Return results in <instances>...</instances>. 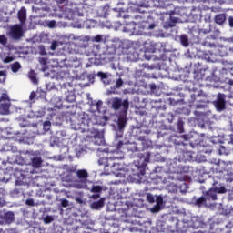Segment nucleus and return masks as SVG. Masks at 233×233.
Here are the masks:
<instances>
[{"label": "nucleus", "instance_id": "obj_1", "mask_svg": "<svg viewBox=\"0 0 233 233\" xmlns=\"http://www.w3.org/2000/svg\"><path fill=\"white\" fill-rule=\"evenodd\" d=\"M135 12L136 15L133 16L134 19H140V25L144 29L147 28V30H154L156 25L148 23V17H150V13H148V11L137 8Z\"/></svg>", "mask_w": 233, "mask_h": 233}, {"label": "nucleus", "instance_id": "obj_2", "mask_svg": "<svg viewBox=\"0 0 233 233\" xmlns=\"http://www.w3.org/2000/svg\"><path fill=\"white\" fill-rule=\"evenodd\" d=\"M111 106L113 110H119L122 106L124 114H127L128 108H130V102L128 99H121L119 97H114L111 100Z\"/></svg>", "mask_w": 233, "mask_h": 233}, {"label": "nucleus", "instance_id": "obj_3", "mask_svg": "<svg viewBox=\"0 0 233 233\" xmlns=\"http://www.w3.org/2000/svg\"><path fill=\"white\" fill-rule=\"evenodd\" d=\"M73 124L77 126L76 128L82 130V132H88L90 130L89 125H90V119H88V116L83 115L79 116L76 120L73 121Z\"/></svg>", "mask_w": 233, "mask_h": 233}, {"label": "nucleus", "instance_id": "obj_4", "mask_svg": "<svg viewBox=\"0 0 233 233\" xmlns=\"http://www.w3.org/2000/svg\"><path fill=\"white\" fill-rule=\"evenodd\" d=\"M0 114L3 116H8L10 114V98L8 95L3 94L0 97Z\"/></svg>", "mask_w": 233, "mask_h": 233}, {"label": "nucleus", "instance_id": "obj_5", "mask_svg": "<svg viewBox=\"0 0 233 233\" xmlns=\"http://www.w3.org/2000/svg\"><path fill=\"white\" fill-rule=\"evenodd\" d=\"M214 106L218 112H223L227 108V95L219 93L214 101Z\"/></svg>", "mask_w": 233, "mask_h": 233}, {"label": "nucleus", "instance_id": "obj_6", "mask_svg": "<svg viewBox=\"0 0 233 233\" xmlns=\"http://www.w3.org/2000/svg\"><path fill=\"white\" fill-rule=\"evenodd\" d=\"M183 103L188 104V105H194V103H205V100L201 99V95H194L190 94V96H183V99H181Z\"/></svg>", "mask_w": 233, "mask_h": 233}, {"label": "nucleus", "instance_id": "obj_7", "mask_svg": "<svg viewBox=\"0 0 233 233\" xmlns=\"http://www.w3.org/2000/svg\"><path fill=\"white\" fill-rule=\"evenodd\" d=\"M76 176L81 180V184H78L76 187L85 188L86 187V179H88V172L85 169H79L76 171Z\"/></svg>", "mask_w": 233, "mask_h": 233}, {"label": "nucleus", "instance_id": "obj_8", "mask_svg": "<svg viewBox=\"0 0 233 233\" xmlns=\"http://www.w3.org/2000/svg\"><path fill=\"white\" fill-rule=\"evenodd\" d=\"M139 160L137 161L138 168H147V163H150V152L145 154L141 153L138 155Z\"/></svg>", "mask_w": 233, "mask_h": 233}, {"label": "nucleus", "instance_id": "obj_9", "mask_svg": "<svg viewBox=\"0 0 233 233\" xmlns=\"http://www.w3.org/2000/svg\"><path fill=\"white\" fill-rule=\"evenodd\" d=\"M127 123H128V119L127 118V113H122L118 117H117V128L118 132L123 133V130H125V127H127Z\"/></svg>", "mask_w": 233, "mask_h": 233}, {"label": "nucleus", "instance_id": "obj_10", "mask_svg": "<svg viewBox=\"0 0 233 233\" xmlns=\"http://www.w3.org/2000/svg\"><path fill=\"white\" fill-rule=\"evenodd\" d=\"M213 190H216L218 194H226L227 188L224 186H221V178L216 177L213 179V187H211Z\"/></svg>", "mask_w": 233, "mask_h": 233}, {"label": "nucleus", "instance_id": "obj_11", "mask_svg": "<svg viewBox=\"0 0 233 233\" xmlns=\"http://www.w3.org/2000/svg\"><path fill=\"white\" fill-rule=\"evenodd\" d=\"M11 37L13 39H21L23 37V27L15 25L11 28Z\"/></svg>", "mask_w": 233, "mask_h": 233}, {"label": "nucleus", "instance_id": "obj_12", "mask_svg": "<svg viewBox=\"0 0 233 233\" xmlns=\"http://www.w3.org/2000/svg\"><path fill=\"white\" fill-rule=\"evenodd\" d=\"M207 201H216L218 199V191L214 188H210L208 191L204 193Z\"/></svg>", "mask_w": 233, "mask_h": 233}, {"label": "nucleus", "instance_id": "obj_13", "mask_svg": "<svg viewBox=\"0 0 233 233\" xmlns=\"http://www.w3.org/2000/svg\"><path fill=\"white\" fill-rule=\"evenodd\" d=\"M177 227L180 232L186 233L188 232V228H190V222L185 220L178 221Z\"/></svg>", "mask_w": 233, "mask_h": 233}, {"label": "nucleus", "instance_id": "obj_14", "mask_svg": "<svg viewBox=\"0 0 233 233\" xmlns=\"http://www.w3.org/2000/svg\"><path fill=\"white\" fill-rule=\"evenodd\" d=\"M17 17L21 25H25V23H26V8L21 7L18 11Z\"/></svg>", "mask_w": 233, "mask_h": 233}, {"label": "nucleus", "instance_id": "obj_15", "mask_svg": "<svg viewBox=\"0 0 233 233\" xmlns=\"http://www.w3.org/2000/svg\"><path fill=\"white\" fill-rule=\"evenodd\" d=\"M137 26H139V25L136 24V22H130L126 25L125 30L131 34H137Z\"/></svg>", "mask_w": 233, "mask_h": 233}, {"label": "nucleus", "instance_id": "obj_16", "mask_svg": "<svg viewBox=\"0 0 233 233\" xmlns=\"http://www.w3.org/2000/svg\"><path fill=\"white\" fill-rule=\"evenodd\" d=\"M192 155V151L183 150L180 157H182V161H192V159L194 158Z\"/></svg>", "mask_w": 233, "mask_h": 233}, {"label": "nucleus", "instance_id": "obj_17", "mask_svg": "<svg viewBox=\"0 0 233 233\" xmlns=\"http://www.w3.org/2000/svg\"><path fill=\"white\" fill-rule=\"evenodd\" d=\"M115 159H117V157H109L107 158V167H106V168H113V170H117V168H116L117 167V164H116Z\"/></svg>", "mask_w": 233, "mask_h": 233}, {"label": "nucleus", "instance_id": "obj_18", "mask_svg": "<svg viewBox=\"0 0 233 233\" xmlns=\"http://www.w3.org/2000/svg\"><path fill=\"white\" fill-rule=\"evenodd\" d=\"M91 207L95 210H98V208H103V207H105V199L104 198H100L98 201L93 202Z\"/></svg>", "mask_w": 233, "mask_h": 233}, {"label": "nucleus", "instance_id": "obj_19", "mask_svg": "<svg viewBox=\"0 0 233 233\" xmlns=\"http://www.w3.org/2000/svg\"><path fill=\"white\" fill-rule=\"evenodd\" d=\"M225 21H227L225 14H218L215 16V23H217V25H223Z\"/></svg>", "mask_w": 233, "mask_h": 233}, {"label": "nucleus", "instance_id": "obj_20", "mask_svg": "<svg viewBox=\"0 0 233 233\" xmlns=\"http://www.w3.org/2000/svg\"><path fill=\"white\" fill-rule=\"evenodd\" d=\"M210 39L215 40L216 39V35H209L206 38V40L203 42V46H209L210 48H212L213 46H216V44L210 42Z\"/></svg>", "mask_w": 233, "mask_h": 233}, {"label": "nucleus", "instance_id": "obj_21", "mask_svg": "<svg viewBox=\"0 0 233 233\" xmlns=\"http://www.w3.org/2000/svg\"><path fill=\"white\" fill-rule=\"evenodd\" d=\"M31 163L34 168H40L43 160H41V157H34L32 158Z\"/></svg>", "mask_w": 233, "mask_h": 233}, {"label": "nucleus", "instance_id": "obj_22", "mask_svg": "<svg viewBox=\"0 0 233 233\" xmlns=\"http://www.w3.org/2000/svg\"><path fill=\"white\" fill-rule=\"evenodd\" d=\"M139 141L142 142V145H143V150H145V148H148L151 145L152 142L148 141L147 139V137H144V136H140L138 137Z\"/></svg>", "mask_w": 233, "mask_h": 233}, {"label": "nucleus", "instance_id": "obj_23", "mask_svg": "<svg viewBox=\"0 0 233 233\" xmlns=\"http://www.w3.org/2000/svg\"><path fill=\"white\" fill-rule=\"evenodd\" d=\"M207 198L204 195L196 200L195 205H197V207H203V205H207Z\"/></svg>", "mask_w": 233, "mask_h": 233}, {"label": "nucleus", "instance_id": "obj_24", "mask_svg": "<svg viewBox=\"0 0 233 233\" xmlns=\"http://www.w3.org/2000/svg\"><path fill=\"white\" fill-rule=\"evenodd\" d=\"M127 150H128V152H139V147H137V144L134 143V144H127L126 146Z\"/></svg>", "mask_w": 233, "mask_h": 233}, {"label": "nucleus", "instance_id": "obj_25", "mask_svg": "<svg viewBox=\"0 0 233 233\" xmlns=\"http://www.w3.org/2000/svg\"><path fill=\"white\" fill-rule=\"evenodd\" d=\"M176 23H177V18H172V16H170V22H166L164 27L174 28V26H176Z\"/></svg>", "mask_w": 233, "mask_h": 233}, {"label": "nucleus", "instance_id": "obj_26", "mask_svg": "<svg viewBox=\"0 0 233 233\" xmlns=\"http://www.w3.org/2000/svg\"><path fill=\"white\" fill-rule=\"evenodd\" d=\"M4 219L6 223H12L14 221V213L13 212H6L4 214Z\"/></svg>", "mask_w": 233, "mask_h": 233}, {"label": "nucleus", "instance_id": "obj_27", "mask_svg": "<svg viewBox=\"0 0 233 233\" xmlns=\"http://www.w3.org/2000/svg\"><path fill=\"white\" fill-rule=\"evenodd\" d=\"M184 125H185V122H183V119L179 118L177 123V132H179V134H183V132H185V129L183 127Z\"/></svg>", "mask_w": 233, "mask_h": 233}, {"label": "nucleus", "instance_id": "obj_28", "mask_svg": "<svg viewBox=\"0 0 233 233\" xmlns=\"http://www.w3.org/2000/svg\"><path fill=\"white\" fill-rule=\"evenodd\" d=\"M28 77L32 81V83H35V84L37 83V75L35 74V71L30 70L28 74Z\"/></svg>", "mask_w": 233, "mask_h": 233}, {"label": "nucleus", "instance_id": "obj_29", "mask_svg": "<svg viewBox=\"0 0 233 233\" xmlns=\"http://www.w3.org/2000/svg\"><path fill=\"white\" fill-rule=\"evenodd\" d=\"M38 61L43 68V71L45 72V70H46V65L48 63V58L46 57H40L38 58Z\"/></svg>", "mask_w": 233, "mask_h": 233}, {"label": "nucleus", "instance_id": "obj_30", "mask_svg": "<svg viewBox=\"0 0 233 233\" xmlns=\"http://www.w3.org/2000/svg\"><path fill=\"white\" fill-rule=\"evenodd\" d=\"M11 70L12 72H14L15 74L19 72V70H21V64L19 62H15L14 64H12L11 66Z\"/></svg>", "mask_w": 233, "mask_h": 233}, {"label": "nucleus", "instance_id": "obj_31", "mask_svg": "<svg viewBox=\"0 0 233 233\" xmlns=\"http://www.w3.org/2000/svg\"><path fill=\"white\" fill-rule=\"evenodd\" d=\"M91 192H93V194H101V192H103V187L92 186Z\"/></svg>", "mask_w": 233, "mask_h": 233}, {"label": "nucleus", "instance_id": "obj_32", "mask_svg": "<svg viewBox=\"0 0 233 233\" xmlns=\"http://www.w3.org/2000/svg\"><path fill=\"white\" fill-rule=\"evenodd\" d=\"M6 201L5 200V189H0V207H5Z\"/></svg>", "mask_w": 233, "mask_h": 233}, {"label": "nucleus", "instance_id": "obj_33", "mask_svg": "<svg viewBox=\"0 0 233 233\" xmlns=\"http://www.w3.org/2000/svg\"><path fill=\"white\" fill-rule=\"evenodd\" d=\"M98 165L105 167V168H106L107 165H108V157H101L98 160Z\"/></svg>", "mask_w": 233, "mask_h": 233}, {"label": "nucleus", "instance_id": "obj_34", "mask_svg": "<svg viewBox=\"0 0 233 233\" xmlns=\"http://www.w3.org/2000/svg\"><path fill=\"white\" fill-rule=\"evenodd\" d=\"M212 56H214L212 53H203L202 59H205L206 61L210 63V61H214L212 60Z\"/></svg>", "mask_w": 233, "mask_h": 233}, {"label": "nucleus", "instance_id": "obj_35", "mask_svg": "<svg viewBox=\"0 0 233 233\" xmlns=\"http://www.w3.org/2000/svg\"><path fill=\"white\" fill-rule=\"evenodd\" d=\"M180 42L183 46H188V36H187L186 35H181Z\"/></svg>", "mask_w": 233, "mask_h": 233}, {"label": "nucleus", "instance_id": "obj_36", "mask_svg": "<svg viewBox=\"0 0 233 233\" xmlns=\"http://www.w3.org/2000/svg\"><path fill=\"white\" fill-rule=\"evenodd\" d=\"M8 43V38L5 37V35H0V45H3L4 46H6Z\"/></svg>", "mask_w": 233, "mask_h": 233}, {"label": "nucleus", "instance_id": "obj_37", "mask_svg": "<svg viewBox=\"0 0 233 233\" xmlns=\"http://www.w3.org/2000/svg\"><path fill=\"white\" fill-rule=\"evenodd\" d=\"M19 125L21 127V128H25V127H29V123L28 120H25V119H19Z\"/></svg>", "mask_w": 233, "mask_h": 233}, {"label": "nucleus", "instance_id": "obj_38", "mask_svg": "<svg viewBox=\"0 0 233 233\" xmlns=\"http://www.w3.org/2000/svg\"><path fill=\"white\" fill-rule=\"evenodd\" d=\"M147 200L148 201V203H155L156 202V198L154 197V195L148 193L147 195Z\"/></svg>", "mask_w": 233, "mask_h": 233}, {"label": "nucleus", "instance_id": "obj_39", "mask_svg": "<svg viewBox=\"0 0 233 233\" xmlns=\"http://www.w3.org/2000/svg\"><path fill=\"white\" fill-rule=\"evenodd\" d=\"M66 101H67V103H74L76 101V96L74 95H69L66 97Z\"/></svg>", "mask_w": 233, "mask_h": 233}, {"label": "nucleus", "instance_id": "obj_40", "mask_svg": "<svg viewBox=\"0 0 233 233\" xmlns=\"http://www.w3.org/2000/svg\"><path fill=\"white\" fill-rule=\"evenodd\" d=\"M159 210H161V206H159V204H156V205L151 208V212H153V213L159 212Z\"/></svg>", "mask_w": 233, "mask_h": 233}, {"label": "nucleus", "instance_id": "obj_41", "mask_svg": "<svg viewBox=\"0 0 233 233\" xmlns=\"http://www.w3.org/2000/svg\"><path fill=\"white\" fill-rule=\"evenodd\" d=\"M25 205L28 207H34L35 205V202H34V198H28L25 200Z\"/></svg>", "mask_w": 233, "mask_h": 233}, {"label": "nucleus", "instance_id": "obj_42", "mask_svg": "<svg viewBox=\"0 0 233 233\" xmlns=\"http://www.w3.org/2000/svg\"><path fill=\"white\" fill-rule=\"evenodd\" d=\"M69 205V202L66 198H63L61 199V206L64 208H66V207H68Z\"/></svg>", "mask_w": 233, "mask_h": 233}, {"label": "nucleus", "instance_id": "obj_43", "mask_svg": "<svg viewBox=\"0 0 233 233\" xmlns=\"http://www.w3.org/2000/svg\"><path fill=\"white\" fill-rule=\"evenodd\" d=\"M16 136L17 137H13V139H15V141H23V134L17 133Z\"/></svg>", "mask_w": 233, "mask_h": 233}, {"label": "nucleus", "instance_id": "obj_44", "mask_svg": "<svg viewBox=\"0 0 233 233\" xmlns=\"http://www.w3.org/2000/svg\"><path fill=\"white\" fill-rule=\"evenodd\" d=\"M142 66L144 67V68H147V70H154V68H156V66H154V65H148V64H142Z\"/></svg>", "mask_w": 233, "mask_h": 233}, {"label": "nucleus", "instance_id": "obj_45", "mask_svg": "<svg viewBox=\"0 0 233 233\" xmlns=\"http://www.w3.org/2000/svg\"><path fill=\"white\" fill-rule=\"evenodd\" d=\"M96 110H97L98 112H101V106H103V101L98 100V101L96 103Z\"/></svg>", "mask_w": 233, "mask_h": 233}, {"label": "nucleus", "instance_id": "obj_46", "mask_svg": "<svg viewBox=\"0 0 233 233\" xmlns=\"http://www.w3.org/2000/svg\"><path fill=\"white\" fill-rule=\"evenodd\" d=\"M137 5L141 8H148V4H147L146 2H137Z\"/></svg>", "mask_w": 233, "mask_h": 233}, {"label": "nucleus", "instance_id": "obj_47", "mask_svg": "<svg viewBox=\"0 0 233 233\" xmlns=\"http://www.w3.org/2000/svg\"><path fill=\"white\" fill-rule=\"evenodd\" d=\"M121 86H123V79L119 78L116 82V88H121Z\"/></svg>", "mask_w": 233, "mask_h": 233}, {"label": "nucleus", "instance_id": "obj_48", "mask_svg": "<svg viewBox=\"0 0 233 233\" xmlns=\"http://www.w3.org/2000/svg\"><path fill=\"white\" fill-rule=\"evenodd\" d=\"M94 41H96V43H101V41H103V36H101V35H97L94 37Z\"/></svg>", "mask_w": 233, "mask_h": 233}, {"label": "nucleus", "instance_id": "obj_49", "mask_svg": "<svg viewBox=\"0 0 233 233\" xmlns=\"http://www.w3.org/2000/svg\"><path fill=\"white\" fill-rule=\"evenodd\" d=\"M36 96L37 95L35 94V92L32 91L30 96H29L30 101H34V99H35Z\"/></svg>", "mask_w": 233, "mask_h": 233}, {"label": "nucleus", "instance_id": "obj_50", "mask_svg": "<svg viewBox=\"0 0 233 233\" xmlns=\"http://www.w3.org/2000/svg\"><path fill=\"white\" fill-rule=\"evenodd\" d=\"M47 77L54 79V77H56V71H50V73H47Z\"/></svg>", "mask_w": 233, "mask_h": 233}, {"label": "nucleus", "instance_id": "obj_51", "mask_svg": "<svg viewBox=\"0 0 233 233\" xmlns=\"http://www.w3.org/2000/svg\"><path fill=\"white\" fill-rule=\"evenodd\" d=\"M157 205H163V197H157Z\"/></svg>", "mask_w": 233, "mask_h": 233}, {"label": "nucleus", "instance_id": "obj_52", "mask_svg": "<svg viewBox=\"0 0 233 233\" xmlns=\"http://www.w3.org/2000/svg\"><path fill=\"white\" fill-rule=\"evenodd\" d=\"M14 61V58L12 56H7L4 59L5 63H12Z\"/></svg>", "mask_w": 233, "mask_h": 233}, {"label": "nucleus", "instance_id": "obj_53", "mask_svg": "<svg viewBox=\"0 0 233 233\" xmlns=\"http://www.w3.org/2000/svg\"><path fill=\"white\" fill-rule=\"evenodd\" d=\"M56 26V21L52 20L48 23V27L49 28H54Z\"/></svg>", "mask_w": 233, "mask_h": 233}, {"label": "nucleus", "instance_id": "obj_54", "mask_svg": "<svg viewBox=\"0 0 233 233\" xmlns=\"http://www.w3.org/2000/svg\"><path fill=\"white\" fill-rule=\"evenodd\" d=\"M50 48H51L52 50H56V48H57V42H56V41L53 42V43L51 44Z\"/></svg>", "mask_w": 233, "mask_h": 233}, {"label": "nucleus", "instance_id": "obj_55", "mask_svg": "<svg viewBox=\"0 0 233 233\" xmlns=\"http://www.w3.org/2000/svg\"><path fill=\"white\" fill-rule=\"evenodd\" d=\"M98 76L99 77H101V79H106V74L103 73V72H98Z\"/></svg>", "mask_w": 233, "mask_h": 233}, {"label": "nucleus", "instance_id": "obj_56", "mask_svg": "<svg viewBox=\"0 0 233 233\" xmlns=\"http://www.w3.org/2000/svg\"><path fill=\"white\" fill-rule=\"evenodd\" d=\"M92 199H99V198H101V194L99 193H96L94 195H92Z\"/></svg>", "mask_w": 233, "mask_h": 233}, {"label": "nucleus", "instance_id": "obj_57", "mask_svg": "<svg viewBox=\"0 0 233 233\" xmlns=\"http://www.w3.org/2000/svg\"><path fill=\"white\" fill-rule=\"evenodd\" d=\"M152 46H153V48H151L152 52H153V53H154V52H157V46H159V44H155V45H153Z\"/></svg>", "mask_w": 233, "mask_h": 233}, {"label": "nucleus", "instance_id": "obj_58", "mask_svg": "<svg viewBox=\"0 0 233 233\" xmlns=\"http://www.w3.org/2000/svg\"><path fill=\"white\" fill-rule=\"evenodd\" d=\"M228 23H229V26H230L231 28H233V16H229V17H228Z\"/></svg>", "mask_w": 233, "mask_h": 233}, {"label": "nucleus", "instance_id": "obj_59", "mask_svg": "<svg viewBox=\"0 0 233 233\" xmlns=\"http://www.w3.org/2000/svg\"><path fill=\"white\" fill-rule=\"evenodd\" d=\"M76 170H77L76 167H70L67 168V172H76Z\"/></svg>", "mask_w": 233, "mask_h": 233}, {"label": "nucleus", "instance_id": "obj_60", "mask_svg": "<svg viewBox=\"0 0 233 233\" xmlns=\"http://www.w3.org/2000/svg\"><path fill=\"white\" fill-rule=\"evenodd\" d=\"M46 223H50L52 221V217H46L45 218Z\"/></svg>", "mask_w": 233, "mask_h": 233}, {"label": "nucleus", "instance_id": "obj_61", "mask_svg": "<svg viewBox=\"0 0 233 233\" xmlns=\"http://www.w3.org/2000/svg\"><path fill=\"white\" fill-rule=\"evenodd\" d=\"M151 90H156V88H157V86H156V84H151L149 85Z\"/></svg>", "mask_w": 233, "mask_h": 233}, {"label": "nucleus", "instance_id": "obj_62", "mask_svg": "<svg viewBox=\"0 0 233 233\" xmlns=\"http://www.w3.org/2000/svg\"><path fill=\"white\" fill-rule=\"evenodd\" d=\"M121 147H123V142L120 141V142L117 144L116 148H117L118 150H120Z\"/></svg>", "mask_w": 233, "mask_h": 233}, {"label": "nucleus", "instance_id": "obj_63", "mask_svg": "<svg viewBox=\"0 0 233 233\" xmlns=\"http://www.w3.org/2000/svg\"><path fill=\"white\" fill-rule=\"evenodd\" d=\"M40 54L41 56H46V51H45V48L41 49Z\"/></svg>", "mask_w": 233, "mask_h": 233}, {"label": "nucleus", "instance_id": "obj_64", "mask_svg": "<svg viewBox=\"0 0 233 233\" xmlns=\"http://www.w3.org/2000/svg\"><path fill=\"white\" fill-rule=\"evenodd\" d=\"M182 137H183V139H185V141H188V136L187 135H183Z\"/></svg>", "mask_w": 233, "mask_h": 233}]
</instances>
